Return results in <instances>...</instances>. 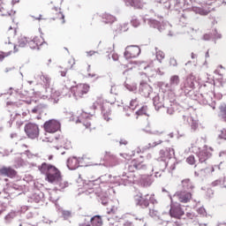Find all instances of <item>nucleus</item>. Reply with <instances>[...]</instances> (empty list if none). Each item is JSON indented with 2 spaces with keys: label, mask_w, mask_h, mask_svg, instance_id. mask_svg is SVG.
Listing matches in <instances>:
<instances>
[{
  "label": "nucleus",
  "mask_w": 226,
  "mask_h": 226,
  "mask_svg": "<svg viewBox=\"0 0 226 226\" xmlns=\"http://www.w3.org/2000/svg\"><path fill=\"white\" fill-rule=\"evenodd\" d=\"M17 217V212L11 211L4 216V223L10 225L13 222V219Z\"/></svg>",
  "instance_id": "obj_38"
},
{
  "label": "nucleus",
  "mask_w": 226,
  "mask_h": 226,
  "mask_svg": "<svg viewBox=\"0 0 226 226\" xmlns=\"http://www.w3.org/2000/svg\"><path fill=\"white\" fill-rule=\"evenodd\" d=\"M139 56H140V48L139 46L132 45L125 48V51L124 53L125 59L139 57Z\"/></svg>",
  "instance_id": "obj_14"
},
{
  "label": "nucleus",
  "mask_w": 226,
  "mask_h": 226,
  "mask_svg": "<svg viewBox=\"0 0 226 226\" xmlns=\"http://www.w3.org/2000/svg\"><path fill=\"white\" fill-rule=\"evenodd\" d=\"M209 93L199 94L198 95H194V100H198L200 105H207L209 103Z\"/></svg>",
  "instance_id": "obj_30"
},
{
  "label": "nucleus",
  "mask_w": 226,
  "mask_h": 226,
  "mask_svg": "<svg viewBox=\"0 0 226 226\" xmlns=\"http://www.w3.org/2000/svg\"><path fill=\"white\" fill-rule=\"evenodd\" d=\"M13 11L8 9V5L0 0V15L1 17H11Z\"/></svg>",
  "instance_id": "obj_33"
},
{
  "label": "nucleus",
  "mask_w": 226,
  "mask_h": 226,
  "mask_svg": "<svg viewBox=\"0 0 226 226\" xmlns=\"http://www.w3.org/2000/svg\"><path fill=\"white\" fill-rule=\"evenodd\" d=\"M134 202L136 206H140L141 207H147L149 206V202L153 205L158 204V201L154 199V194H147L145 198L142 197L141 193L137 194L134 196Z\"/></svg>",
  "instance_id": "obj_6"
},
{
  "label": "nucleus",
  "mask_w": 226,
  "mask_h": 226,
  "mask_svg": "<svg viewBox=\"0 0 226 226\" xmlns=\"http://www.w3.org/2000/svg\"><path fill=\"white\" fill-rule=\"evenodd\" d=\"M129 172H135L139 170V172H143V170H146L147 169V166L144 162H140L138 160H132L130 164L127 166Z\"/></svg>",
  "instance_id": "obj_15"
},
{
  "label": "nucleus",
  "mask_w": 226,
  "mask_h": 226,
  "mask_svg": "<svg viewBox=\"0 0 226 226\" xmlns=\"http://www.w3.org/2000/svg\"><path fill=\"white\" fill-rule=\"evenodd\" d=\"M99 197H100L99 202H101L102 206H107L109 204V198L107 196L99 194Z\"/></svg>",
  "instance_id": "obj_54"
},
{
  "label": "nucleus",
  "mask_w": 226,
  "mask_h": 226,
  "mask_svg": "<svg viewBox=\"0 0 226 226\" xmlns=\"http://www.w3.org/2000/svg\"><path fill=\"white\" fill-rule=\"evenodd\" d=\"M213 153V147L204 146L202 150H200V152L197 154L198 160L200 163H205L207 160H209L211 158Z\"/></svg>",
  "instance_id": "obj_13"
},
{
  "label": "nucleus",
  "mask_w": 226,
  "mask_h": 226,
  "mask_svg": "<svg viewBox=\"0 0 226 226\" xmlns=\"http://www.w3.org/2000/svg\"><path fill=\"white\" fill-rule=\"evenodd\" d=\"M109 93L110 94L117 95V93H119V91L117 90V87L116 85L111 86Z\"/></svg>",
  "instance_id": "obj_59"
},
{
  "label": "nucleus",
  "mask_w": 226,
  "mask_h": 226,
  "mask_svg": "<svg viewBox=\"0 0 226 226\" xmlns=\"http://www.w3.org/2000/svg\"><path fill=\"white\" fill-rule=\"evenodd\" d=\"M103 177H101L95 180H83V186L89 188V190H94V186H98L102 183Z\"/></svg>",
  "instance_id": "obj_25"
},
{
  "label": "nucleus",
  "mask_w": 226,
  "mask_h": 226,
  "mask_svg": "<svg viewBox=\"0 0 226 226\" xmlns=\"http://www.w3.org/2000/svg\"><path fill=\"white\" fill-rule=\"evenodd\" d=\"M149 215L152 217H154L158 215V210H154V208L149 210Z\"/></svg>",
  "instance_id": "obj_64"
},
{
  "label": "nucleus",
  "mask_w": 226,
  "mask_h": 226,
  "mask_svg": "<svg viewBox=\"0 0 226 226\" xmlns=\"http://www.w3.org/2000/svg\"><path fill=\"white\" fill-rule=\"evenodd\" d=\"M187 163H189V165H194L195 163V155H190L189 157H187L186 159Z\"/></svg>",
  "instance_id": "obj_58"
},
{
  "label": "nucleus",
  "mask_w": 226,
  "mask_h": 226,
  "mask_svg": "<svg viewBox=\"0 0 226 226\" xmlns=\"http://www.w3.org/2000/svg\"><path fill=\"white\" fill-rule=\"evenodd\" d=\"M126 6H132V8L142 9L146 4L142 0H124Z\"/></svg>",
  "instance_id": "obj_31"
},
{
  "label": "nucleus",
  "mask_w": 226,
  "mask_h": 226,
  "mask_svg": "<svg viewBox=\"0 0 226 226\" xmlns=\"http://www.w3.org/2000/svg\"><path fill=\"white\" fill-rule=\"evenodd\" d=\"M66 165L69 170H77L79 167H82L84 165V158L77 156L69 157L67 159Z\"/></svg>",
  "instance_id": "obj_12"
},
{
  "label": "nucleus",
  "mask_w": 226,
  "mask_h": 226,
  "mask_svg": "<svg viewBox=\"0 0 226 226\" xmlns=\"http://www.w3.org/2000/svg\"><path fill=\"white\" fill-rule=\"evenodd\" d=\"M184 121H186L187 124L191 126V129L195 132L197 128H199V122L197 120L193 119L192 117L183 115Z\"/></svg>",
  "instance_id": "obj_28"
},
{
  "label": "nucleus",
  "mask_w": 226,
  "mask_h": 226,
  "mask_svg": "<svg viewBox=\"0 0 226 226\" xmlns=\"http://www.w3.org/2000/svg\"><path fill=\"white\" fill-rule=\"evenodd\" d=\"M170 66L176 67L177 66V60H176L174 57L170 58Z\"/></svg>",
  "instance_id": "obj_63"
},
{
  "label": "nucleus",
  "mask_w": 226,
  "mask_h": 226,
  "mask_svg": "<svg viewBox=\"0 0 226 226\" xmlns=\"http://www.w3.org/2000/svg\"><path fill=\"white\" fill-rule=\"evenodd\" d=\"M181 185L182 190L177 192L174 197H177L179 202L186 204L189 200H192V192L193 188H195V185H193L192 180H190V178H185L182 180Z\"/></svg>",
  "instance_id": "obj_3"
},
{
  "label": "nucleus",
  "mask_w": 226,
  "mask_h": 226,
  "mask_svg": "<svg viewBox=\"0 0 226 226\" xmlns=\"http://www.w3.org/2000/svg\"><path fill=\"white\" fill-rule=\"evenodd\" d=\"M106 213L107 215H110L111 216H114V215L117 213V207L111 206L109 208H107Z\"/></svg>",
  "instance_id": "obj_50"
},
{
  "label": "nucleus",
  "mask_w": 226,
  "mask_h": 226,
  "mask_svg": "<svg viewBox=\"0 0 226 226\" xmlns=\"http://www.w3.org/2000/svg\"><path fill=\"white\" fill-rule=\"evenodd\" d=\"M112 58L113 61H117L119 59V55L114 53V44L110 54L108 55V59Z\"/></svg>",
  "instance_id": "obj_51"
},
{
  "label": "nucleus",
  "mask_w": 226,
  "mask_h": 226,
  "mask_svg": "<svg viewBox=\"0 0 226 226\" xmlns=\"http://www.w3.org/2000/svg\"><path fill=\"white\" fill-rule=\"evenodd\" d=\"M91 117H93V114L82 112L79 118L76 120V123H82L86 128H89V126H91V122L89 121Z\"/></svg>",
  "instance_id": "obj_20"
},
{
  "label": "nucleus",
  "mask_w": 226,
  "mask_h": 226,
  "mask_svg": "<svg viewBox=\"0 0 226 226\" xmlns=\"http://www.w3.org/2000/svg\"><path fill=\"white\" fill-rule=\"evenodd\" d=\"M55 140H57V143L60 144V147H64V149H72V141L68 140L64 136L56 135Z\"/></svg>",
  "instance_id": "obj_21"
},
{
  "label": "nucleus",
  "mask_w": 226,
  "mask_h": 226,
  "mask_svg": "<svg viewBox=\"0 0 226 226\" xmlns=\"http://www.w3.org/2000/svg\"><path fill=\"white\" fill-rule=\"evenodd\" d=\"M213 39V34H205L202 37V40L205 41H209V40Z\"/></svg>",
  "instance_id": "obj_61"
},
{
  "label": "nucleus",
  "mask_w": 226,
  "mask_h": 226,
  "mask_svg": "<svg viewBox=\"0 0 226 226\" xmlns=\"http://www.w3.org/2000/svg\"><path fill=\"white\" fill-rule=\"evenodd\" d=\"M113 31L115 33H126L128 31V23L122 24H117L113 26Z\"/></svg>",
  "instance_id": "obj_35"
},
{
  "label": "nucleus",
  "mask_w": 226,
  "mask_h": 226,
  "mask_svg": "<svg viewBox=\"0 0 226 226\" xmlns=\"http://www.w3.org/2000/svg\"><path fill=\"white\" fill-rule=\"evenodd\" d=\"M25 133L28 139H38L40 137V127L36 124L28 123L25 125Z\"/></svg>",
  "instance_id": "obj_9"
},
{
  "label": "nucleus",
  "mask_w": 226,
  "mask_h": 226,
  "mask_svg": "<svg viewBox=\"0 0 226 226\" xmlns=\"http://www.w3.org/2000/svg\"><path fill=\"white\" fill-rule=\"evenodd\" d=\"M171 204L170 209V215L171 218H177V220H181V217L185 216V209L181 207L180 203L174 202L172 198H170Z\"/></svg>",
  "instance_id": "obj_8"
},
{
  "label": "nucleus",
  "mask_w": 226,
  "mask_h": 226,
  "mask_svg": "<svg viewBox=\"0 0 226 226\" xmlns=\"http://www.w3.org/2000/svg\"><path fill=\"white\" fill-rule=\"evenodd\" d=\"M85 222H88L92 226H102L103 225V220H102V216L94 215L93 217L87 215L85 217Z\"/></svg>",
  "instance_id": "obj_24"
},
{
  "label": "nucleus",
  "mask_w": 226,
  "mask_h": 226,
  "mask_svg": "<svg viewBox=\"0 0 226 226\" xmlns=\"http://www.w3.org/2000/svg\"><path fill=\"white\" fill-rule=\"evenodd\" d=\"M56 19H59L60 20H62V24H64L66 21L64 20V14L61 11H59L57 14Z\"/></svg>",
  "instance_id": "obj_62"
},
{
  "label": "nucleus",
  "mask_w": 226,
  "mask_h": 226,
  "mask_svg": "<svg viewBox=\"0 0 226 226\" xmlns=\"http://www.w3.org/2000/svg\"><path fill=\"white\" fill-rule=\"evenodd\" d=\"M193 87H195L193 79H192V77H187L184 82V85L181 87V89L185 91V93H192Z\"/></svg>",
  "instance_id": "obj_23"
},
{
  "label": "nucleus",
  "mask_w": 226,
  "mask_h": 226,
  "mask_svg": "<svg viewBox=\"0 0 226 226\" xmlns=\"http://www.w3.org/2000/svg\"><path fill=\"white\" fill-rule=\"evenodd\" d=\"M124 87L127 88L128 91H131V93H136L137 92V84L132 83V84H128L124 83Z\"/></svg>",
  "instance_id": "obj_46"
},
{
  "label": "nucleus",
  "mask_w": 226,
  "mask_h": 226,
  "mask_svg": "<svg viewBox=\"0 0 226 226\" xmlns=\"http://www.w3.org/2000/svg\"><path fill=\"white\" fill-rule=\"evenodd\" d=\"M104 162L109 167L119 165V159L110 152H105Z\"/></svg>",
  "instance_id": "obj_17"
},
{
  "label": "nucleus",
  "mask_w": 226,
  "mask_h": 226,
  "mask_svg": "<svg viewBox=\"0 0 226 226\" xmlns=\"http://www.w3.org/2000/svg\"><path fill=\"white\" fill-rule=\"evenodd\" d=\"M38 170L41 174L46 176L48 183H59L61 181V171L52 164L42 162L41 165L38 166Z\"/></svg>",
  "instance_id": "obj_2"
},
{
  "label": "nucleus",
  "mask_w": 226,
  "mask_h": 226,
  "mask_svg": "<svg viewBox=\"0 0 226 226\" xmlns=\"http://www.w3.org/2000/svg\"><path fill=\"white\" fill-rule=\"evenodd\" d=\"M30 49L32 50H34L37 49V50H40V47H38V37H34L33 40L28 39V44Z\"/></svg>",
  "instance_id": "obj_40"
},
{
  "label": "nucleus",
  "mask_w": 226,
  "mask_h": 226,
  "mask_svg": "<svg viewBox=\"0 0 226 226\" xmlns=\"http://www.w3.org/2000/svg\"><path fill=\"white\" fill-rule=\"evenodd\" d=\"M163 141L162 140H158V141H154L153 143H149L147 146V149H151V147H156V146H160V144H162Z\"/></svg>",
  "instance_id": "obj_57"
},
{
  "label": "nucleus",
  "mask_w": 226,
  "mask_h": 226,
  "mask_svg": "<svg viewBox=\"0 0 226 226\" xmlns=\"http://www.w3.org/2000/svg\"><path fill=\"white\" fill-rule=\"evenodd\" d=\"M72 87H68L64 86L62 89V96H69V98L72 96Z\"/></svg>",
  "instance_id": "obj_45"
},
{
  "label": "nucleus",
  "mask_w": 226,
  "mask_h": 226,
  "mask_svg": "<svg viewBox=\"0 0 226 226\" xmlns=\"http://www.w3.org/2000/svg\"><path fill=\"white\" fill-rule=\"evenodd\" d=\"M43 128L47 133H56V132L61 130V122L56 119H49L44 123Z\"/></svg>",
  "instance_id": "obj_11"
},
{
  "label": "nucleus",
  "mask_w": 226,
  "mask_h": 226,
  "mask_svg": "<svg viewBox=\"0 0 226 226\" xmlns=\"http://www.w3.org/2000/svg\"><path fill=\"white\" fill-rule=\"evenodd\" d=\"M47 110V105L43 103H37L35 106L31 108L32 114H43Z\"/></svg>",
  "instance_id": "obj_32"
},
{
  "label": "nucleus",
  "mask_w": 226,
  "mask_h": 226,
  "mask_svg": "<svg viewBox=\"0 0 226 226\" xmlns=\"http://www.w3.org/2000/svg\"><path fill=\"white\" fill-rule=\"evenodd\" d=\"M154 183V177L153 175L147 176L146 178L143 179L144 186H151Z\"/></svg>",
  "instance_id": "obj_44"
},
{
  "label": "nucleus",
  "mask_w": 226,
  "mask_h": 226,
  "mask_svg": "<svg viewBox=\"0 0 226 226\" xmlns=\"http://www.w3.org/2000/svg\"><path fill=\"white\" fill-rule=\"evenodd\" d=\"M215 169L220 170V166L215 165V167L201 169L199 171H195L194 176H196V177H204L206 174L209 172H213Z\"/></svg>",
  "instance_id": "obj_29"
},
{
  "label": "nucleus",
  "mask_w": 226,
  "mask_h": 226,
  "mask_svg": "<svg viewBox=\"0 0 226 226\" xmlns=\"http://www.w3.org/2000/svg\"><path fill=\"white\" fill-rule=\"evenodd\" d=\"M0 176L13 179V177L17 176V170H13V168L11 167L3 166L2 168H0Z\"/></svg>",
  "instance_id": "obj_18"
},
{
  "label": "nucleus",
  "mask_w": 226,
  "mask_h": 226,
  "mask_svg": "<svg viewBox=\"0 0 226 226\" xmlns=\"http://www.w3.org/2000/svg\"><path fill=\"white\" fill-rule=\"evenodd\" d=\"M137 107H139V101H137V99H132L130 102V106L124 107V110H134Z\"/></svg>",
  "instance_id": "obj_41"
},
{
  "label": "nucleus",
  "mask_w": 226,
  "mask_h": 226,
  "mask_svg": "<svg viewBox=\"0 0 226 226\" xmlns=\"http://www.w3.org/2000/svg\"><path fill=\"white\" fill-rule=\"evenodd\" d=\"M139 93L145 98H149V95L153 93V87L146 82H141L139 84Z\"/></svg>",
  "instance_id": "obj_19"
},
{
  "label": "nucleus",
  "mask_w": 226,
  "mask_h": 226,
  "mask_svg": "<svg viewBox=\"0 0 226 226\" xmlns=\"http://www.w3.org/2000/svg\"><path fill=\"white\" fill-rule=\"evenodd\" d=\"M89 89L90 87L87 84H79L71 87L72 96H74L75 100L84 98V95L89 93Z\"/></svg>",
  "instance_id": "obj_7"
},
{
  "label": "nucleus",
  "mask_w": 226,
  "mask_h": 226,
  "mask_svg": "<svg viewBox=\"0 0 226 226\" xmlns=\"http://www.w3.org/2000/svg\"><path fill=\"white\" fill-rule=\"evenodd\" d=\"M44 194L41 191H37L29 198L28 202H34L35 204H40L43 202Z\"/></svg>",
  "instance_id": "obj_26"
},
{
  "label": "nucleus",
  "mask_w": 226,
  "mask_h": 226,
  "mask_svg": "<svg viewBox=\"0 0 226 226\" xmlns=\"http://www.w3.org/2000/svg\"><path fill=\"white\" fill-rule=\"evenodd\" d=\"M133 181V177L128 175L126 172H124L122 175L115 177V183H117V185H118L119 186H121V185H124V186H127V185H132Z\"/></svg>",
  "instance_id": "obj_16"
},
{
  "label": "nucleus",
  "mask_w": 226,
  "mask_h": 226,
  "mask_svg": "<svg viewBox=\"0 0 226 226\" xmlns=\"http://www.w3.org/2000/svg\"><path fill=\"white\" fill-rule=\"evenodd\" d=\"M15 34H17V30H13V27L10 26L7 34L2 39V43H4V45H11V38H13Z\"/></svg>",
  "instance_id": "obj_22"
},
{
  "label": "nucleus",
  "mask_w": 226,
  "mask_h": 226,
  "mask_svg": "<svg viewBox=\"0 0 226 226\" xmlns=\"http://www.w3.org/2000/svg\"><path fill=\"white\" fill-rule=\"evenodd\" d=\"M131 25L132 27H139L140 26V20L137 17L133 16L131 19Z\"/></svg>",
  "instance_id": "obj_53"
},
{
  "label": "nucleus",
  "mask_w": 226,
  "mask_h": 226,
  "mask_svg": "<svg viewBox=\"0 0 226 226\" xmlns=\"http://www.w3.org/2000/svg\"><path fill=\"white\" fill-rule=\"evenodd\" d=\"M177 107V105H176V103H170L167 107V114H169V116H174V112H176Z\"/></svg>",
  "instance_id": "obj_47"
},
{
  "label": "nucleus",
  "mask_w": 226,
  "mask_h": 226,
  "mask_svg": "<svg viewBox=\"0 0 226 226\" xmlns=\"http://www.w3.org/2000/svg\"><path fill=\"white\" fill-rule=\"evenodd\" d=\"M156 59L159 63H162V59H165V53L162 50H158V48H155Z\"/></svg>",
  "instance_id": "obj_48"
},
{
  "label": "nucleus",
  "mask_w": 226,
  "mask_h": 226,
  "mask_svg": "<svg viewBox=\"0 0 226 226\" xmlns=\"http://www.w3.org/2000/svg\"><path fill=\"white\" fill-rule=\"evenodd\" d=\"M226 178L222 177L212 183V186H220L221 188H226Z\"/></svg>",
  "instance_id": "obj_39"
},
{
  "label": "nucleus",
  "mask_w": 226,
  "mask_h": 226,
  "mask_svg": "<svg viewBox=\"0 0 226 226\" xmlns=\"http://www.w3.org/2000/svg\"><path fill=\"white\" fill-rule=\"evenodd\" d=\"M153 103H154V107L155 108V110H160L162 107H165L163 105L162 100L160 98V95L158 94L153 98Z\"/></svg>",
  "instance_id": "obj_37"
},
{
  "label": "nucleus",
  "mask_w": 226,
  "mask_h": 226,
  "mask_svg": "<svg viewBox=\"0 0 226 226\" xmlns=\"http://www.w3.org/2000/svg\"><path fill=\"white\" fill-rule=\"evenodd\" d=\"M179 82H180L179 77L177 75H173L170 79V83L166 84V87L168 89H170V91H172L179 86Z\"/></svg>",
  "instance_id": "obj_27"
},
{
  "label": "nucleus",
  "mask_w": 226,
  "mask_h": 226,
  "mask_svg": "<svg viewBox=\"0 0 226 226\" xmlns=\"http://www.w3.org/2000/svg\"><path fill=\"white\" fill-rule=\"evenodd\" d=\"M219 117L222 119V121H224V123H226V104H222L220 106Z\"/></svg>",
  "instance_id": "obj_42"
},
{
  "label": "nucleus",
  "mask_w": 226,
  "mask_h": 226,
  "mask_svg": "<svg viewBox=\"0 0 226 226\" xmlns=\"http://www.w3.org/2000/svg\"><path fill=\"white\" fill-rule=\"evenodd\" d=\"M132 216L133 219L139 223V225H146V222H144V216L137 215H133Z\"/></svg>",
  "instance_id": "obj_52"
},
{
  "label": "nucleus",
  "mask_w": 226,
  "mask_h": 226,
  "mask_svg": "<svg viewBox=\"0 0 226 226\" xmlns=\"http://www.w3.org/2000/svg\"><path fill=\"white\" fill-rule=\"evenodd\" d=\"M28 41H29V38L26 36L19 37L18 39L19 47H20L21 49H24V47H26V45L28 44Z\"/></svg>",
  "instance_id": "obj_43"
},
{
  "label": "nucleus",
  "mask_w": 226,
  "mask_h": 226,
  "mask_svg": "<svg viewBox=\"0 0 226 226\" xmlns=\"http://www.w3.org/2000/svg\"><path fill=\"white\" fill-rule=\"evenodd\" d=\"M212 38L214 40H222V34L218 33V30L215 29L212 32Z\"/></svg>",
  "instance_id": "obj_56"
},
{
  "label": "nucleus",
  "mask_w": 226,
  "mask_h": 226,
  "mask_svg": "<svg viewBox=\"0 0 226 226\" xmlns=\"http://www.w3.org/2000/svg\"><path fill=\"white\" fill-rule=\"evenodd\" d=\"M216 1H219L217 3V6H220L222 4H226L225 0H207L206 5L205 6H192V11L196 13L197 15H208L209 12L211 11V9L208 8L209 4H213V3H216Z\"/></svg>",
  "instance_id": "obj_5"
},
{
  "label": "nucleus",
  "mask_w": 226,
  "mask_h": 226,
  "mask_svg": "<svg viewBox=\"0 0 226 226\" xmlns=\"http://www.w3.org/2000/svg\"><path fill=\"white\" fill-rule=\"evenodd\" d=\"M62 216L64 220H70V218H72V216L73 215H72V211L70 210H62Z\"/></svg>",
  "instance_id": "obj_49"
},
{
  "label": "nucleus",
  "mask_w": 226,
  "mask_h": 226,
  "mask_svg": "<svg viewBox=\"0 0 226 226\" xmlns=\"http://www.w3.org/2000/svg\"><path fill=\"white\" fill-rule=\"evenodd\" d=\"M37 78H39L41 82H42L46 91H47V89H49V87H50V78H49V76L41 73V74L38 75Z\"/></svg>",
  "instance_id": "obj_34"
},
{
  "label": "nucleus",
  "mask_w": 226,
  "mask_h": 226,
  "mask_svg": "<svg viewBox=\"0 0 226 226\" xmlns=\"http://www.w3.org/2000/svg\"><path fill=\"white\" fill-rule=\"evenodd\" d=\"M154 3L160 4L163 10H170V11H179L183 8L181 0H154Z\"/></svg>",
  "instance_id": "obj_4"
},
{
  "label": "nucleus",
  "mask_w": 226,
  "mask_h": 226,
  "mask_svg": "<svg viewBox=\"0 0 226 226\" xmlns=\"http://www.w3.org/2000/svg\"><path fill=\"white\" fill-rule=\"evenodd\" d=\"M176 156V151L174 148L166 147L161 149L159 152V157L154 162V166H152V172L154 170H160L162 172H165V169L169 166V161L174 160Z\"/></svg>",
  "instance_id": "obj_1"
},
{
  "label": "nucleus",
  "mask_w": 226,
  "mask_h": 226,
  "mask_svg": "<svg viewBox=\"0 0 226 226\" xmlns=\"http://www.w3.org/2000/svg\"><path fill=\"white\" fill-rule=\"evenodd\" d=\"M143 22H145V24H147L149 27H153L154 29H158L160 33L164 31V29H167V26H169V23H163L153 18H143Z\"/></svg>",
  "instance_id": "obj_10"
},
{
  "label": "nucleus",
  "mask_w": 226,
  "mask_h": 226,
  "mask_svg": "<svg viewBox=\"0 0 226 226\" xmlns=\"http://www.w3.org/2000/svg\"><path fill=\"white\" fill-rule=\"evenodd\" d=\"M102 19L104 24H113V22H116V17L112 16V14L103 13Z\"/></svg>",
  "instance_id": "obj_36"
},
{
  "label": "nucleus",
  "mask_w": 226,
  "mask_h": 226,
  "mask_svg": "<svg viewBox=\"0 0 226 226\" xmlns=\"http://www.w3.org/2000/svg\"><path fill=\"white\" fill-rule=\"evenodd\" d=\"M218 137L219 139H223L224 140H226V129L221 130Z\"/></svg>",
  "instance_id": "obj_60"
},
{
  "label": "nucleus",
  "mask_w": 226,
  "mask_h": 226,
  "mask_svg": "<svg viewBox=\"0 0 226 226\" xmlns=\"http://www.w3.org/2000/svg\"><path fill=\"white\" fill-rule=\"evenodd\" d=\"M147 112V106L141 107L139 110L136 111L137 116H144Z\"/></svg>",
  "instance_id": "obj_55"
}]
</instances>
